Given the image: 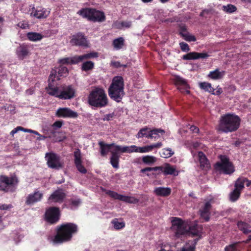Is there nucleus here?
Listing matches in <instances>:
<instances>
[{"instance_id": "nucleus-1", "label": "nucleus", "mask_w": 251, "mask_h": 251, "mask_svg": "<svg viewBox=\"0 0 251 251\" xmlns=\"http://www.w3.org/2000/svg\"><path fill=\"white\" fill-rule=\"evenodd\" d=\"M171 222L172 230L175 232L176 237L185 234L198 236L201 235L202 227L197 224L195 223L189 225L187 222H184L181 219L176 217H174Z\"/></svg>"}, {"instance_id": "nucleus-2", "label": "nucleus", "mask_w": 251, "mask_h": 251, "mask_svg": "<svg viewBox=\"0 0 251 251\" xmlns=\"http://www.w3.org/2000/svg\"><path fill=\"white\" fill-rule=\"evenodd\" d=\"M46 90L49 95L62 100H71L76 96V88L72 84H62L57 86L56 84L50 82Z\"/></svg>"}, {"instance_id": "nucleus-3", "label": "nucleus", "mask_w": 251, "mask_h": 251, "mask_svg": "<svg viewBox=\"0 0 251 251\" xmlns=\"http://www.w3.org/2000/svg\"><path fill=\"white\" fill-rule=\"evenodd\" d=\"M240 122V118L235 114H226L221 116L218 129L225 133L234 132L239 128Z\"/></svg>"}, {"instance_id": "nucleus-4", "label": "nucleus", "mask_w": 251, "mask_h": 251, "mask_svg": "<svg viewBox=\"0 0 251 251\" xmlns=\"http://www.w3.org/2000/svg\"><path fill=\"white\" fill-rule=\"evenodd\" d=\"M77 226L73 223L62 225L58 228L57 234L51 237V241L54 244H61L70 241L73 234L76 233Z\"/></svg>"}, {"instance_id": "nucleus-5", "label": "nucleus", "mask_w": 251, "mask_h": 251, "mask_svg": "<svg viewBox=\"0 0 251 251\" xmlns=\"http://www.w3.org/2000/svg\"><path fill=\"white\" fill-rule=\"evenodd\" d=\"M108 98L102 88L97 87L91 91L88 97V102L92 106L101 108L108 104Z\"/></svg>"}, {"instance_id": "nucleus-6", "label": "nucleus", "mask_w": 251, "mask_h": 251, "mask_svg": "<svg viewBox=\"0 0 251 251\" xmlns=\"http://www.w3.org/2000/svg\"><path fill=\"white\" fill-rule=\"evenodd\" d=\"M124 80L122 76H115L108 89L110 97L114 100L120 102L125 95Z\"/></svg>"}, {"instance_id": "nucleus-7", "label": "nucleus", "mask_w": 251, "mask_h": 251, "mask_svg": "<svg viewBox=\"0 0 251 251\" xmlns=\"http://www.w3.org/2000/svg\"><path fill=\"white\" fill-rule=\"evenodd\" d=\"M77 14L94 22H102L105 20V16L103 12L94 8H82L79 10Z\"/></svg>"}, {"instance_id": "nucleus-8", "label": "nucleus", "mask_w": 251, "mask_h": 251, "mask_svg": "<svg viewBox=\"0 0 251 251\" xmlns=\"http://www.w3.org/2000/svg\"><path fill=\"white\" fill-rule=\"evenodd\" d=\"M18 178L16 176L9 177L4 175L0 176V191L4 192H13L18 183Z\"/></svg>"}, {"instance_id": "nucleus-9", "label": "nucleus", "mask_w": 251, "mask_h": 251, "mask_svg": "<svg viewBox=\"0 0 251 251\" xmlns=\"http://www.w3.org/2000/svg\"><path fill=\"white\" fill-rule=\"evenodd\" d=\"M220 161L215 165V168L220 172L225 174H231L234 171L232 164L225 155L220 156Z\"/></svg>"}, {"instance_id": "nucleus-10", "label": "nucleus", "mask_w": 251, "mask_h": 251, "mask_svg": "<svg viewBox=\"0 0 251 251\" xmlns=\"http://www.w3.org/2000/svg\"><path fill=\"white\" fill-rule=\"evenodd\" d=\"M98 57V53L97 52H91L82 55L75 56L71 58H64L59 60L62 64H77L81 62L84 59L97 58Z\"/></svg>"}, {"instance_id": "nucleus-11", "label": "nucleus", "mask_w": 251, "mask_h": 251, "mask_svg": "<svg viewBox=\"0 0 251 251\" xmlns=\"http://www.w3.org/2000/svg\"><path fill=\"white\" fill-rule=\"evenodd\" d=\"M68 75V69L66 67L60 66L52 69L49 77V83L56 84L55 82L60 79L61 76H66Z\"/></svg>"}, {"instance_id": "nucleus-12", "label": "nucleus", "mask_w": 251, "mask_h": 251, "mask_svg": "<svg viewBox=\"0 0 251 251\" xmlns=\"http://www.w3.org/2000/svg\"><path fill=\"white\" fill-rule=\"evenodd\" d=\"M107 194L114 199L128 203L136 204L139 201V200L134 196L123 195L112 191H107Z\"/></svg>"}, {"instance_id": "nucleus-13", "label": "nucleus", "mask_w": 251, "mask_h": 251, "mask_svg": "<svg viewBox=\"0 0 251 251\" xmlns=\"http://www.w3.org/2000/svg\"><path fill=\"white\" fill-rule=\"evenodd\" d=\"M45 157L49 167L57 170L62 167L59 157L55 153H47Z\"/></svg>"}, {"instance_id": "nucleus-14", "label": "nucleus", "mask_w": 251, "mask_h": 251, "mask_svg": "<svg viewBox=\"0 0 251 251\" xmlns=\"http://www.w3.org/2000/svg\"><path fill=\"white\" fill-rule=\"evenodd\" d=\"M59 210L56 207H51L48 208L45 213L46 220L50 223H56L59 219Z\"/></svg>"}, {"instance_id": "nucleus-15", "label": "nucleus", "mask_w": 251, "mask_h": 251, "mask_svg": "<svg viewBox=\"0 0 251 251\" xmlns=\"http://www.w3.org/2000/svg\"><path fill=\"white\" fill-rule=\"evenodd\" d=\"M50 10L42 7L35 8L32 6L30 10V15L31 17H35L38 19L47 18L50 14Z\"/></svg>"}, {"instance_id": "nucleus-16", "label": "nucleus", "mask_w": 251, "mask_h": 251, "mask_svg": "<svg viewBox=\"0 0 251 251\" xmlns=\"http://www.w3.org/2000/svg\"><path fill=\"white\" fill-rule=\"evenodd\" d=\"M56 116L59 118H76L78 116V113L69 108L62 107L56 110Z\"/></svg>"}, {"instance_id": "nucleus-17", "label": "nucleus", "mask_w": 251, "mask_h": 251, "mask_svg": "<svg viewBox=\"0 0 251 251\" xmlns=\"http://www.w3.org/2000/svg\"><path fill=\"white\" fill-rule=\"evenodd\" d=\"M70 43L72 45L88 47V43L83 33L79 32L72 36Z\"/></svg>"}, {"instance_id": "nucleus-18", "label": "nucleus", "mask_w": 251, "mask_h": 251, "mask_svg": "<svg viewBox=\"0 0 251 251\" xmlns=\"http://www.w3.org/2000/svg\"><path fill=\"white\" fill-rule=\"evenodd\" d=\"M30 47L26 44H21L16 49V53L18 58L23 60L30 54Z\"/></svg>"}, {"instance_id": "nucleus-19", "label": "nucleus", "mask_w": 251, "mask_h": 251, "mask_svg": "<svg viewBox=\"0 0 251 251\" xmlns=\"http://www.w3.org/2000/svg\"><path fill=\"white\" fill-rule=\"evenodd\" d=\"M65 196V194L62 189L56 190L49 197L48 202L50 204L55 202L61 203L63 201Z\"/></svg>"}, {"instance_id": "nucleus-20", "label": "nucleus", "mask_w": 251, "mask_h": 251, "mask_svg": "<svg viewBox=\"0 0 251 251\" xmlns=\"http://www.w3.org/2000/svg\"><path fill=\"white\" fill-rule=\"evenodd\" d=\"M43 197V193L41 191H35L27 196L25 203L28 205H33L41 201Z\"/></svg>"}, {"instance_id": "nucleus-21", "label": "nucleus", "mask_w": 251, "mask_h": 251, "mask_svg": "<svg viewBox=\"0 0 251 251\" xmlns=\"http://www.w3.org/2000/svg\"><path fill=\"white\" fill-rule=\"evenodd\" d=\"M174 81L178 89L181 92H186L187 94L190 93V91L188 89L189 86L186 79L179 76H176L174 78Z\"/></svg>"}, {"instance_id": "nucleus-22", "label": "nucleus", "mask_w": 251, "mask_h": 251, "mask_svg": "<svg viewBox=\"0 0 251 251\" xmlns=\"http://www.w3.org/2000/svg\"><path fill=\"white\" fill-rule=\"evenodd\" d=\"M211 207V204L210 201H206L199 211L201 217L202 218L205 222H207L209 220Z\"/></svg>"}, {"instance_id": "nucleus-23", "label": "nucleus", "mask_w": 251, "mask_h": 251, "mask_svg": "<svg viewBox=\"0 0 251 251\" xmlns=\"http://www.w3.org/2000/svg\"><path fill=\"white\" fill-rule=\"evenodd\" d=\"M179 171L176 169L175 165H172L169 163L163 164V174L165 176L171 175L174 176H177Z\"/></svg>"}, {"instance_id": "nucleus-24", "label": "nucleus", "mask_w": 251, "mask_h": 251, "mask_svg": "<svg viewBox=\"0 0 251 251\" xmlns=\"http://www.w3.org/2000/svg\"><path fill=\"white\" fill-rule=\"evenodd\" d=\"M209 55L206 52H191L183 56L182 58L185 60H195L200 58H206Z\"/></svg>"}, {"instance_id": "nucleus-25", "label": "nucleus", "mask_w": 251, "mask_h": 251, "mask_svg": "<svg viewBox=\"0 0 251 251\" xmlns=\"http://www.w3.org/2000/svg\"><path fill=\"white\" fill-rule=\"evenodd\" d=\"M172 192L170 187H157L154 189L153 193L157 196L167 197L169 196Z\"/></svg>"}, {"instance_id": "nucleus-26", "label": "nucleus", "mask_w": 251, "mask_h": 251, "mask_svg": "<svg viewBox=\"0 0 251 251\" xmlns=\"http://www.w3.org/2000/svg\"><path fill=\"white\" fill-rule=\"evenodd\" d=\"M99 145L100 147V152L102 156H105L109 151L111 150L112 147H113L115 149V146H117L114 143L112 144H106L102 141L99 142Z\"/></svg>"}, {"instance_id": "nucleus-27", "label": "nucleus", "mask_w": 251, "mask_h": 251, "mask_svg": "<svg viewBox=\"0 0 251 251\" xmlns=\"http://www.w3.org/2000/svg\"><path fill=\"white\" fill-rule=\"evenodd\" d=\"M111 153V156L110 157V163L114 168H118L119 167V161L120 155L116 149L111 150L110 151Z\"/></svg>"}, {"instance_id": "nucleus-28", "label": "nucleus", "mask_w": 251, "mask_h": 251, "mask_svg": "<svg viewBox=\"0 0 251 251\" xmlns=\"http://www.w3.org/2000/svg\"><path fill=\"white\" fill-rule=\"evenodd\" d=\"M115 148L118 151H121L122 152H127V153H132V152H136L135 150L137 149V146L135 145H131L130 146H120L119 145L115 146Z\"/></svg>"}, {"instance_id": "nucleus-29", "label": "nucleus", "mask_w": 251, "mask_h": 251, "mask_svg": "<svg viewBox=\"0 0 251 251\" xmlns=\"http://www.w3.org/2000/svg\"><path fill=\"white\" fill-rule=\"evenodd\" d=\"M27 39L32 42H38L41 41L44 36L40 33L36 32H29L26 34Z\"/></svg>"}, {"instance_id": "nucleus-30", "label": "nucleus", "mask_w": 251, "mask_h": 251, "mask_svg": "<svg viewBox=\"0 0 251 251\" xmlns=\"http://www.w3.org/2000/svg\"><path fill=\"white\" fill-rule=\"evenodd\" d=\"M225 75L224 71H220L219 69H216V70L211 71L208 75V76L214 80H217L221 79Z\"/></svg>"}, {"instance_id": "nucleus-31", "label": "nucleus", "mask_w": 251, "mask_h": 251, "mask_svg": "<svg viewBox=\"0 0 251 251\" xmlns=\"http://www.w3.org/2000/svg\"><path fill=\"white\" fill-rule=\"evenodd\" d=\"M201 167L202 168H207L209 166L208 160L205 154L202 151H199L198 153Z\"/></svg>"}, {"instance_id": "nucleus-32", "label": "nucleus", "mask_w": 251, "mask_h": 251, "mask_svg": "<svg viewBox=\"0 0 251 251\" xmlns=\"http://www.w3.org/2000/svg\"><path fill=\"white\" fill-rule=\"evenodd\" d=\"M151 130L150 128L147 127H145L141 128L136 135L137 138H151Z\"/></svg>"}, {"instance_id": "nucleus-33", "label": "nucleus", "mask_w": 251, "mask_h": 251, "mask_svg": "<svg viewBox=\"0 0 251 251\" xmlns=\"http://www.w3.org/2000/svg\"><path fill=\"white\" fill-rule=\"evenodd\" d=\"M239 229L244 234L251 233V226L244 222H239L237 224Z\"/></svg>"}, {"instance_id": "nucleus-34", "label": "nucleus", "mask_w": 251, "mask_h": 251, "mask_svg": "<svg viewBox=\"0 0 251 251\" xmlns=\"http://www.w3.org/2000/svg\"><path fill=\"white\" fill-rule=\"evenodd\" d=\"M81 202V200L79 199H71L67 202L66 205L68 208L72 210H75L77 208Z\"/></svg>"}, {"instance_id": "nucleus-35", "label": "nucleus", "mask_w": 251, "mask_h": 251, "mask_svg": "<svg viewBox=\"0 0 251 251\" xmlns=\"http://www.w3.org/2000/svg\"><path fill=\"white\" fill-rule=\"evenodd\" d=\"M111 224L114 229L116 230H120L125 226V223L124 221L116 218L111 221Z\"/></svg>"}, {"instance_id": "nucleus-36", "label": "nucleus", "mask_w": 251, "mask_h": 251, "mask_svg": "<svg viewBox=\"0 0 251 251\" xmlns=\"http://www.w3.org/2000/svg\"><path fill=\"white\" fill-rule=\"evenodd\" d=\"M174 154V151L170 148L162 149L160 151V155L164 158H168Z\"/></svg>"}, {"instance_id": "nucleus-37", "label": "nucleus", "mask_w": 251, "mask_h": 251, "mask_svg": "<svg viewBox=\"0 0 251 251\" xmlns=\"http://www.w3.org/2000/svg\"><path fill=\"white\" fill-rule=\"evenodd\" d=\"M245 181H247V179L245 177L239 178L235 184V189H237L241 191V190L244 187Z\"/></svg>"}, {"instance_id": "nucleus-38", "label": "nucleus", "mask_w": 251, "mask_h": 251, "mask_svg": "<svg viewBox=\"0 0 251 251\" xmlns=\"http://www.w3.org/2000/svg\"><path fill=\"white\" fill-rule=\"evenodd\" d=\"M124 44V39L123 37H119L117 39H115L113 41V45L114 48L117 50L121 49Z\"/></svg>"}, {"instance_id": "nucleus-39", "label": "nucleus", "mask_w": 251, "mask_h": 251, "mask_svg": "<svg viewBox=\"0 0 251 251\" xmlns=\"http://www.w3.org/2000/svg\"><path fill=\"white\" fill-rule=\"evenodd\" d=\"M165 133L164 130L161 129H153L151 130V139H158L160 137V134Z\"/></svg>"}, {"instance_id": "nucleus-40", "label": "nucleus", "mask_w": 251, "mask_h": 251, "mask_svg": "<svg viewBox=\"0 0 251 251\" xmlns=\"http://www.w3.org/2000/svg\"><path fill=\"white\" fill-rule=\"evenodd\" d=\"M142 161L147 165H151L156 161V158L151 155H146L142 157Z\"/></svg>"}, {"instance_id": "nucleus-41", "label": "nucleus", "mask_w": 251, "mask_h": 251, "mask_svg": "<svg viewBox=\"0 0 251 251\" xmlns=\"http://www.w3.org/2000/svg\"><path fill=\"white\" fill-rule=\"evenodd\" d=\"M222 9L226 13H232L237 10V8L234 5L228 4L226 5H223L222 7Z\"/></svg>"}, {"instance_id": "nucleus-42", "label": "nucleus", "mask_w": 251, "mask_h": 251, "mask_svg": "<svg viewBox=\"0 0 251 251\" xmlns=\"http://www.w3.org/2000/svg\"><path fill=\"white\" fill-rule=\"evenodd\" d=\"M199 86L201 89L209 93L214 91V88L212 87L211 84L208 82H201L199 83Z\"/></svg>"}, {"instance_id": "nucleus-43", "label": "nucleus", "mask_w": 251, "mask_h": 251, "mask_svg": "<svg viewBox=\"0 0 251 251\" xmlns=\"http://www.w3.org/2000/svg\"><path fill=\"white\" fill-rule=\"evenodd\" d=\"M75 164L82 163V155L79 149H76L74 152Z\"/></svg>"}, {"instance_id": "nucleus-44", "label": "nucleus", "mask_w": 251, "mask_h": 251, "mask_svg": "<svg viewBox=\"0 0 251 251\" xmlns=\"http://www.w3.org/2000/svg\"><path fill=\"white\" fill-rule=\"evenodd\" d=\"M195 244L196 242L194 243V241H189L182 248L181 251H194Z\"/></svg>"}, {"instance_id": "nucleus-45", "label": "nucleus", "mask_w": 251, "mask_h": 251, "mask_svg": "<svg viewBox=\"0 0 251 251\" xmlns=\"http://www.w3.org/2000/svg\"><path fill=\"white\" fill-rule=\"evenodd\" d=\"M163 165L161 166L155 167H147L144 169H142L141 170V172L142 173H145L146 171H159V173H163Z\"/></svg>"}, {"instance_id": "nucleus-46", "label": "nucleus", "mask_w": 251, "mask_h": 251, "mask_svg": "<svg viewBox=\"0 0 251 251\" xmlns=\"http://www.w3.org/2000/svg\"><path fill=\"white\" fill-rule=\"evenodd\" d=\"M94 64L91 61H88L84 62L82 65V70L87 71L92 69L94 68Z\"/></svg>"}, {"instance_id": "nucleus-47", "label": "nucleus", "mask_w": 251, "mask_h": 251, "mask_svg": "<svg viewBox=\"0 0 251 251\" xmlns=\"http://www.w3.org/2000/svg\"><path fill=\"white\" fill-rule=\"evenodd\" d=\"M152 151L151 147L150 145L142 147H139L137 146V149L135 150L136 152L140 153H146Z\"/></svg>"}, {"instance_id": "nucleus-48", "label": "nucleus", "mask_w": 251, "mask_h": 251, "mask_svg": "<svg viewBox=\"0 0 251 251\" xmlns=\"http://www.w3.org/2000/svg\"><path fill=\"white\" fill-rule=\"evenodd\" d=\"M241 191L235 189L230 194V199L232 201H236L239 197Z\"/></svg>"}, {"instance_id": "nucleus-49", "label": "nucleus", "mask_w": 251, "mask_h": 251, "mask_svg": "<svg viewBox=\"0 0 251 251\" xmlns=\"http://www.w3.org/2000/svg\"><path fill=\"white\" fill-rule=\"evenodd\" d=\"M182 36L183 37L184 39L188 42H195L196 41V38L193 35H192L190 33H184L182 34Z\"/></svg>"}, {"instance_id": "nucleus-50", "label": "nucleus", "mask_w": 251, "mask_h": 251, "mask_svg": "<svg viewBox=\"0 0 251 251\" xmlns=\"http://www.w3.org/2000/svg\"><path fill=\"white\" fill-rule=\"evenodd\" d=\"M239 242H235L232 244L226 246L225 248V251H239L238 249V245Z\"/></svg>"}, {"instance_id": "nucleus-51", "label": "nucleus", "mask_w": 251, "mask_h": 251, "mask_svg": "<svg viewBox=\"0 0 251 251\" xmlns=\"http://www.w3.org/2000/svg\"><path fill=\"white\" fill-rule=\"evenodd\" d=\"M179 46L181 50L184 52H188L190 50L189 45L183 42L179 43Z\"/></svg>"}, {"instance_id": "nucleus-52", "label": "nucleus", "mask_w": 251, "mask_h": 251, "mask_svg": "<svg viewBox=\"0 0 251 251\" xmlns=\"http://www.w3.org/2000/svg\"><path fill=\"white\" fill-rule=\"evenodd\" d=\"M78 171L82 174H86L87 173V170L82 165V163H79L75 164Z\"/></svg>"}, {"instance_id": "nucleus-53", "label": "nucleus", "mask_w": 251, "mask_h": 251, "mask_svg": "<svg viewBox=\"0 0 251 251\" xmlns=\"http://www.w3.org/2000/svg\"><path fill=\"white\" fill-rule=\"evenodd\" d=\"M63 124V121H57L55 122L53 125H52V127L54 129H57L58 128H60L61 127Z\"/></svg>"}, {"instance_id": "nucleus-54", "label": "nucleus", "mask_w": 251, "mask_h": 251, "mask_svg": "<svg viewBox=\"0 0 251 251\" xmlns=\"http://www.w3.org/2000/svg\"><path fill=\"white\" fill-rule=\"evenodd\" d=\"M12 207V205L11 204H1L0 203V210H7Z\"/></svg>"}, {"instance_id": "nucleus-55", "label": "nucleus", "mask_w": 251, "mask_h": 251, "mask_svg": "<svg viewBox=\"0 0 251 251\" xmlns=\"http://www.w3.org/2000/svg\"><path fill=\"white\" fill-rule=\"evenodd\" d=\"M22 127L19 126L16 127V128H14L11 132H10V135L12 136H13L15 134L17 133L19 131H22Z\"/></svg>"}, {"instance_id": "nucleus-56", "label": "nucleus", "mask_w": 251, "mask_h": 251, "mask_svg": "<svg viewBox=\"0 0 251 251\" xmlns=\"http://www.w3.org/2000/svg\"><path fill=\"white\" fill-rule=\"evenodd\" d=\"M114 114L113 113H110L108 114H106L104 116L103 118V121H109L111 120L112 118L113 117Z\"/></svg>"}, {"instance_id": "nucleus-57", "label": "nucleus", "mask_w": 251, "mask_h": 251, "mask_svg": "<svg viewBox=\"0 0 251 251\" xmlns=\"http://www.w3.org/2000/svg\"><path fill=\"white\" fill-rule=\"evenodd\" d=\"M222 89L220 87H217V89L215 90L214 89V91L211 92V94L214 95H219L222 93Z\"/></svg>"}, {"instance_id": "nucleus-58", "label": "nucleus", "mask_w": 251, "mask_h": 251, "mask_svg": "<svg viewBox=\"0 0 251 251\" xmlns=\"http://www.w3.org/2000/svg\"><path fill=\"white\" fill-rule=\"evenodd\" d=\"M18 26L20 27L22 29H25L28 27V25L27 23L24 22H20L17 24Z\"/></svg>"}, {"instance_id": "nucleus-59", "label": "nucleus", "mask_w": 251, "mask_h": 251, "mask_svg": "<svg viewBox=\"0 0 251 251\" xmlns=\"http://www.w3.org/2000/svg\"><path fill=\"white\" fill-rule=\"evenodd\" d=\"M151 149L152 150L154 148H159L162 146V144L161 142H158L155 144H153L150 145Z\"/></svg>"}, {"instance_id": "nucleus-60", "label": "nucleus", "mask_w": 251, "mask_h": 251, "mask_svg": "<svg viewBox=\"0 0 251 251\" xmlns=\"http://www.w3.org/2000/svg\"><path fill=\"white\" fill-rule=\"evenodd\" d=\"M122 28L123 27L129 28L131 26V22H122Z\"/></svg>"}, {"instance_id": "nucleus-61", "label": "nucleus", "mask_w": 251, "mask_h": 251, "mask_svg": "<svg viewBox=\"0 0 251 251\" xmlns=\"http://www.w3.org/2000/svg\"><path fill=\"white\" fill-rule=\"evenodd\" d=\"M122 22H116L114 23V27L118 28V29H122Z\"/></svg>"}, {"instance_id": "nucleus-62", "label": "nucleus", "mask_w": 251, "mask_h": 251, "mask_svg": "<svg viewBox=\"0 0 251 251\" xmlns=\"http://www.w3.org/2000/svg\"><path fill=\"white\" fill-rule=\"evenodd\" d=\"M191 131H192L194 133H198L199 131V129L198 127L195 126H191L190 127Z\"/></svg>"}, {"instance_id": "nucleus-63", "label": "nucleus", "mask_w": 251, "mask_h": 251, "mask_svg": "<svg viewBox=\"0 0 251 251\" xmlns=\"http://www.w3.org/2000/svg\"><path fill=\"white\" fill-rule=\"evenodd\" d=\"M26 93L28 95H32L33 93V90L32 89L27 90Z\"/></svg>"}, {"instance_id": "nucleus-64", "label": "nucleus", "mask_w": 251, "mask_h": 251, "mask_svg": "<svg viewBox=\"0 0 251 251\" xmlns=\"http://www.w3.org/2000/svg\"><path fill=\"white\" fill-rule=\"evenodd\" d=\"M199 146V144L198 142H196L193 143V147H194V148H196Z\"/></svg>"}]
</instances>
